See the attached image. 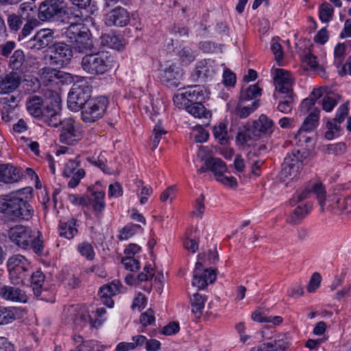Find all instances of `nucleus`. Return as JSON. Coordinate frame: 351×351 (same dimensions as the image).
I'll use <instances>...</instances> for the list:
<instances>
[{
    "label": "nucleus",
    "mask_w": 351,
    "mask_h": 351,
    "mask_svg": "<svg viewBox=\"0 0 351 351\" xmlns=\"http://www.w3.org/2000/svg\"><path fill=\"white\" fill-rule=\"evenodd\" d=\"M190 300L193 313L196 315L197 317H200L204 308L205 299L202 295L197 293L193 295Z\"/></svg>",
    "instance_id": "nucleus-39"
},
{
    "label": "nucleus",
    "mask_w": 351,
    "mask_h": 351,
    "mask_svg": "<svg viewBox=\"0 0 351 351\" xmlns=\"http://www.w3.org/2000/svg\"><path fill=\"white\" fill-rule=\"evenodd\" d=\"M21 77L16 72H11L1 77L0 80V93H9L16 90L20 85Z\"/></svg>",
    "instance_id": "nucleus-21"
},
{
    "label": "nucleus",
    "mask_w": 351,
    "mask_h": 351,
    "mask_svg": "<svg viewBox=\"0 0 351 351\" xmlns=\"http://www.w3.org/2000/svg\"><path fill=\"white\" fill-rule=\"evenodd\" d=\"M208 91L202 85L188 86L182 93L173 97V102L179 108L191 102L204 101L208 97Z\"/></svg>",
    "instance_id": "nucleus-7"
},
{
    "label": "nucleus",
    "mask_w": 351,
    "mask_h": 351,
    "mask_svg": "<svg viewBox=\"0 0 351 351\" xmlns=\"http://www.w3.org/2000/svg\"><path fill=\"white\" fill-rule=\"evenodd\" d=\"M60 17L66 19L69 24V21H83L82 11L80 8L75 9L73 7H63L62 5Z\"/></svg>",
    "instance_id": "nucleus-37"
},
{
    "label": "nucleus",
    "mask_w": 351,
    "mask_h": 351,
    "mask_svg": "<svg viewBox=\"0 0 351 351\" xmlns=\"http://www.w3.org/2000/svg\"><path fill=\"white\" fill-rule=\"evenodd\" d=\"M274 80L276 90L282 94L293 93L291 73L282 69H276Z\"/></svg>",
    "instance_id": "nucleus-17"
},
{
    "label": "nucleus",
    "mask_w": 351,
    "mask_h": 351,
    "mask_svg": "<svg viewBox=\"0 0 351 351\" xmlns=\"http://www.w3.org/2000/svg\"><path fill=\"white\" fill-rule=\"evenodd\" d=\"M130 21V14L128 10L122 7H117L107 14L106 24L108 26L123 27Z\"/></svg>",
    "instance_id": "nucleus-19"
},
{
    "label": "nucleus",
    "mask_w": 351,
    "mask_h": 351,
    "mask_svg": "<svg viewBox=\"0 0 351 351\" xmlns=\"http://www.w3.org/2000/svg\"><path fill=\"white\" fill-rule=\"evenodd\" d=\"M43 99L36 95L29 97L26 102L28 112L35 118H40L43 109L42 108Z\"/></svg>",
    "instance_id": "nucleus-34"
},
{
    "label": "nucleus",
    "mask_w": 351,
    "mask_h": 351,
    "mask_svg": "<svg viewBox=\"0 0 351 351\" xmlns=\"http://www.w3.org/2000/svg\"><path fill=\"white\" fill-rule=\"evenodd\" d=\"M141 228L138 224H130L125 226L120 232L119 239H128L135 234L136 230Z\"/></svg>",
    "instance_id": "nucleus-53"
},
{
    "label": "nucleus",
    "mask_w": 351,
    "mask_h": 351,
    "mask_svg": "<svg viewBox=\"0 0 351 351\" xmlns=\"http://www.w3.org/2000/svg\"><path fill=\"white\" fill-rule=\"evenodd\" d=\"M269 343L273 351H285L288 348V342L284 335H278L273 341Z\"/></svg>",
    "instance_id": "nucleus-49"
},
{
    "label": "nucleus",
    "mask_w": 351,
    "mask_h": 351,
    "mask_svg": "<svg viewBox=\"0 0 351 351\" xmlns=\"http://www.w3.org/2000/svg\"><path fill=\"white\" fill-rule=\"evenodd\" d=\"M312 208V204L306 202L302 205L298 206L289 215L287 222L295 226L300 223L302 220L309 213Z\"/></svg>",
    "instance_id": "nucleus-24"
},
{
    "label": "nucleus",
    "mask_w": 351,
    "mask_h": 351,
    "mask_svg": "<svg viewBox=\"0 0 351 351\" xmlns=\"http://www.w3.org/2000/svg\"><path fill=\"white\" fill-rule=\"evenodd\" d=\"M69 200L73 205H88L90 202V198L85 195H78L76 194L69 195Z\"/></svg>",
    "instance_id": "nucleus-59"
},
{
    "label": "nucleus",
    "mask_w": 351,
    "mask_h": 351,
    "mask_svg": "<svg viewBox=\"0 0 351 351\" xmlns=\"http://www.w3.org/2000/svg\"><path fill=\"white\" fill-rule=\"evenodd\" d=\"M45 95L51 97L50 104H47L43 108L42 115L40 117L43 122L51 127H58L62 121L60 119V97L56 91L47 90Z\"/></svg>",
    "instance_id": "nucleus-6"
},
{
    "label": "nucleus",
    "mask_w": 351,
    "mask_h": 351,
    "mask_svg": "<svg viewBox=\"0 0 351 351\" xmlns=\"http://www.w3.org/2000/svg\"><path fill=\"white\" fill-rule=\"evenodd\" d=\"M346 146L344 143L328 145L326 151L329 154L341 155L346 152Z\"/></svg>",
    "instance_id": "nucleus-57"
},
{
    "label": "nucleus",
    "mask_w": 351,
    "mask_h": 351,
    "mask_svg": "<svg viewBox=\"0 0 351 351\" xmlns=\"http://www.w3.org/2000/svg\"><path fill=\"white\" fill-rule=\"evenodd\" d=\"M182 108H185L186 111L195 118H204L208 120L211 117V112L206 109L202 101L191 102L182 106Z\"/></svg>",
    "instance_id": "nucleus-28"
},
{
    "label": "nucleus",
    "mask_w": 351,
    "mask_h": 351,
    "mask_svg": "<svg viewBox=\"0 0 351 351\" xmlns=\"http://www.w3.org/2000/svg\"><path fill=\"white\" fill-rule=\"evenodd\" d=\"M261 90L256 84L250 85L246 89L243 88L241 91V99L243 100L255 99L261 95Z\"/></svg>",
    "instance_id": "nucleus-43"
},
{
    "label": "nucleus",
    "mask_w": 351,
    "mask_h": 351,
    "mask_svg": "<svg viewBox=\"0 0 351 351\" xmlns=\"http://www.w3.org/2000/svg\"><path fill=\"white\" fill-rule=\"evenodd\" d=\"M91 88L88 86H74L67 97L68 108L73 111L82 110L90 97Z\"/></svg>",
    "instance_id": "nucleus-11"
},
{
    "label": "nucleus",
    "mask_w": 351,
    "mask_h": 351,
    "mask_svg": "<svg viewBox=\"0 0 351 351\" xmlns=\"http://www.w3.org/2000/svg\"><path fill=\"white\" fill-rule=\"evenodd\" d=\"M77 250L80 254L87 258L88 261H92L95 258V252L93 247L88 242H82L77 246Z\"/></svg>",
    "instance_id": "nucleus-47"
},
{
    "label": "nucleus",
    "mask_w": 351,
    "mask_h": 351,
    "mask_svg": "<svg viewBox=\"0 0 351 351\" xmlns=\"http://www.w3.org/2000/svg\"><path fill=\"white\" fill-rule=\"evenodd\" d=\"M22 177L20 170L11 164L0 165V182L12 184L19 182Z\"/></svg>",
    "instance_id": "nucleus-20"
},
{
    "label": "nucleus",
    "mask_w": 351,
    "mask_h": 351,
    "mask_svg": "<svg viewBox=\"0 0 351 351\" xmlns=\"http://www.w3.org/2000/svg\"><path fill=\"white\" fill-rule=\"evenodd\" d=\"M19 15L24 19L27 20H38V10L34 1L24 2L19 6Z\"/></svg>",
    "instance_id": "nucleus-31"
},
{
    "label": "nucleus",
    "mask_w": 351,
    "mask_h": 351,
    "mask_svg": "<svg viewBox=\"0 0 351 351\" xmlns=\"http://www.w3.org/2000/svg\"><path fill=\"white\" fill-rule=\"evenodd\" d=\"M321 279V275L317 272H315L312 275L309 284L307 287L308 291L310 293L314 292L319 287Z\"/></svg>",
    "instance_id": "nucleus-61"
},
{
    "label": "nucleus",
    "mask_w": 351,
    "mask_h": 351,
    "mask_svg": "<svg viewBox=\"0 0 351 351\" xmlns=\"http://www.w3.org/2000/svg\"><path fill=\"white\" fill-rule=\"evenodd\" d=\"M64 73L50 67H45L40 70V81L46 86L57 84L62 82Z\"/></svg>",
    "instance_id": "nucleus-22"
},
{
    "label": "nucleus",
    "mask_w": 351,
    "mask_h": 351,
    "mask_svg": "<svg viewBox=\"0 0 351 351\" xmlns=\"http://www.w3.org/2000/svg\"><path fill=\"white\" fill-rule=\"evenodd\" d=\"M273 132V121L266 115L261 114L258 119L253 122L252 125L238 132L237 141L241 144H245L250 140L257 139L264 135H269Z\"/></svg>",
    "instance_id": "nucleus-3"
},
{
    "label": "nucleus",
    "mask_w": 351,
    "mask_h": 351,
    "mask_svg": "<svg viewBox=\"0 0 351 351\" xmlns=\"http://www.w3.org/2000/svg\"><path fill=\"white\" fill-rule=\"evenodd\" d=\"M85 176V171L83 169H79L76 173L73 174L71 180L68 183V186L70 188H75L77 186L81 179L83 178Z\"/></svg>",
    "instance_id": "nucleus-62"
},
{
    "label": "nucleus",
    "mask_w": 351,
    "mask_h": 351,
    "mask_svg": "<svg viewBox=\"0 0 351 351\" xmlns=\"http://www.w3.org/2000/svg\"><path fill=\"white\" fill-rule=\"evenodd\" d=\"M14 109L15 108L10 106V104H8V102H3L1 111V117L3 121L5 122L10 121L14 116L13 114Z\"/></svg>",
    "instance_id": "nucleus-58"
},
{
    "label": "nucleus",
    "mask_w": 351,
    "mask_h": 351,
    "mask_svg": "<svg viewBox=\"0 0 351 351\" xmlns=\"http://www.w3.org/2000/svg\"><path fill=\"white\" fill-rule=\"evenodd\" d=\"M284 96L281 98V100L279 101L278 105L277 106V109L280 112L284 114L291 113L293 105L295 104V95L294 93H291V94H283Z\"/></svg>",
    "instance_id": "nucleus-36"
},
{
    "label": "nucleus",
    "mask_w": 351,
    "mask_h": 351,
    "mask_svg": "<svg viewBox=\"0 0 351 351\" xmlns=\"http://www.w3.org/2000/svg\"><path fill=\"white\" fill-rule=\"evenodd\" d=\"M319 112V110L315 109L306 117L302 125L295 135V139L298 138L299 141H302L300 136L303 132H311L317 126Z\"/></svg>",
    "instance_id": "nucleus-25"
},
{
    "label": "nucleus",
    "mask_w": 351,
    "mask_h": 351,
    "mask_svg": "<svg viewBox=\"0 0 351 351\" xmlns=\"http://www.w3.org/2000/svg\"><path fill=\"white\" fill-rule=\"evenodd\" d=\"M315 194L318 200L319 204L324 210L325 204L326 189L321 182H310L304 189L297 191L291 199L290 203L295 205Z\"/></svg>",
    "instance_id": "nucleus-10"
},
{
    "label": "nucleus",
    "mask_w": 351,
    "mask_h": 351,
    "mask_svg": "<svg viewBox=\"0 0 351 351\" xmlns=\"http://www.w3.org/2000/svg\"><path fill=\"white\" fill-rule=\"evenodd\" d=\"M81 66L90 75H102L114 66V58L105 51L86 54L82 58Z\"/></svg>",
    "instance_id": "nucleus-2"
},
{
    "label": "nucleus",
    "mask_w": 351,
    "mask_h": 351,
    "mask_svg": "<svg viewBox=\"0 0 351 351\" xmlns=\"http://www.w3.org/2000/svg\"><path fill=\"white\" fill-rule=\"evenodd\" d=\"M49 63L50 65L62 68L67 64L73 56L70 45L64 42H56L49 48Z\"/></svg>",
    "instance_id": "nucleus-8"
},
{
    "label": "nucleus",
    "mask_w": 351,
    "mask_h": 351,
    "mask_svg": "<svg viewBox=\"0 0 351 351\" xmlns=\"http://www.w3.org/2000/svg\"><path fill=\"white\" fill-rule=\"evenodd\" d=\"M41 234L39 231L35 232L33 234L32 241L29 245V249H32L33 251L37 254H42L43 252V242L40 239Z\"/></svg>",
    "instance_id": "nucleus-46"
},
{
    "label": "nucleus",
    "mask_w": 351,
    "mask_h": 351,
    "mask_svg": "<svg viewBox=\"0 0 351 351\" xmlns=\"http://www.w3.org/2000/svg\"><path fill=\"white\" fill-rule=\"evenodd\" d=\"M25 60L23 51L21 49L16 50L10 60V66L13 70H18L22 66Z\"/></svg>",
    "instance_id": "nucleus-48"
},
{
    "label": "nucleus",
    "mask_w": 351,
    "mask_h": 351,
    "mask_svg": "<svg viewBox=\"0 0 351 351\" xmlns=\"http://www.w3.org/2000/svg\"><path fill=\"white\" fill-rule=\"evenodd\" d=\"M182 69L176 63L167 64L164 69L160 70V81L169 87L176 88L180 84L182 77Z\"/></svg>",
    "instance_id": "nucleus-15"
},
{
    "label": "nucleus",
    "mask_w": 351,
    "mask_h": 351,
    "mask_svg": "<svg viewBox=\"0 0 351 351\" xmlns=\"http://www.w3.org/2000/svg\"><path fill=\"white\" fill-rule=\"evenodd\" d=\"M34 231L28 226L16 225L12 227L8 232L10 241L17 247L27 250L29 247Z\"/></svg>",
    "instance_id": "nucleus-12"
},
{
    "label": "nucleus",
    "mask_w": 351,
    "mask_h": 351,
    "mask_svg": "<svg viewBox=\"0 0 351 351\" xmlns=\"http://www.w3.org/2000/svg\"><path fill=\"white\" fill-rule=\"evenodd\" d=\"M90 33L88 29L77 37L72 43H74V48L79 53H86L94 48L93 41L90 38Z\"/></svg>",
    "instance_id": "nucleus-26"
},
{
    "label": "nucleus",
    "mask_w": 351,
    "mask_h": 351,
    "mask_svg": "<svg viewBox=\"0 0 351 351\" xmlns=\"http://www.w3.org/2000/svg\"><path fill=\"white\" fill-rule=\"evenodd\" d=\"M106 97L90 98L81 110V117L84 122L93 123L101 119L108 105Z\"/></svg>",
    "instance_id": "nucleus-5"
},
{
    "label": "nucleus",
    "mask_w": 351,
    "mask_h": 351,
    "mask_svg": "<svg viewBox=\"0 0 351 351\" xmlns=\"http://www.w3.org/2000/svg\"><path fill=\"white\" fill-rule=\"evenodd\" d=\"M214 73V61L210 59H204L197 62L191 77L193 82H205L208 78L212 77Z\"/></svg>",
    "instance_id": "nucleus-16"
},
{
    "label": "nucleus",
    "mask_w": 351,
    "mask_h": 351,
    "mask_svg": "<svg viewBox=\"0 0 351 351\" xmlns=\"http://www.w3.org/2000/svg\"><path fill=\"white\" fill-rule=\"evenodd\" d=\"M155 313L153 309L148 308L140 317V322L143 326L152 325L155 322Z\"/></svg>",
    "instance_id": "nucleus-55"
},
{
    "label": "nucleus",
    "mask_w": 351,
    "mask_h": 351,
    "mask_svg": "<svg viewBox=\"0 0 351 351\" xmlns=\"http://www.w3.org/2000/svg\"><path fill=\"white\" fill-rule=\"evenodd\" d=\"M62 5H56L43 1L38 10V20L42 21H52L61 16Z\"/></svg>",
    "instance_id": "nucleus-18"
},
{
    "label": "nucleus",
    "mask_w": 351,
    "mask_h": 351,
    "mask_svg": "<svg viewBox=\"0 0 351 351\" xmlns=\"http://www.w3.org/2000/svg\"><path fill=\"white\" fill-rule=\"evenodd\" d=\"M77 220L71 219L66 222L60 221L59 224V235L68 239H73L77 233Z\"/></svg>",
    "instance_id": "nucleus-35"
},
{
    "label": "nucleus",
    "mask_w": 351,
    "mask_h": 351,
    "mask_svg": "<svg viewBox=\"0 0 351 351\" xmlns=\"http://www.w3.org/2000/svg\"><path fill=\"white\" fill-rule=\"evenodd\" d=\"M346 47L344 43H339L336 45L334 51L335 63L337 66H340L346 56Z\"/></svg>",
    "instance_id": "nucleus-51"
},
{
    "label": "nucleus",
    "mask_w": 351,
    "mask_h": 351,
    "mask_svg": "<svg viewBox=\"0 0 351 351\" xmlns=\"http://www.w3.org/2000/svg\"><path fill=\"white\" fill-rule=\"evenodd\" d=\"M183 245L186 250L194 254L198 250L199 243L195 239L189 237L184 241Z\"/></svg>",
    "instance_id": "nucleus-64"
},
{
    "label": "nucleus",
    "mask_w": 351,
    "mask_h": 351,
    "mask_svg": "<svg viewBox=\"0 0 351 351\" xmlns=\"http://www.w3.org/2000/svg\"><path fill=\"white\" fill-rule=\"evenodd\" d=\"M121 263L125 268L131 271H134L140 268V262L133 256H125L121 259Z\"/></svg>",
    "instance_id": "nucleus-52"
},
{
    "label": "nucleus",
    "mask_w": 351,
    "mask_h": 351,
    "mask_svg": "<svg viewBox=\"0 0 351 351\" xmlns=\"http://www.w3.org/2000/svg\"><path fill=\"white\" fill-rule=\"evenodd\" d=\"M7 267L12 284H23L25 279L29 275V263L21 254L10 256L7 261Z\"/></svg>",
    "instance_id": "nucleus-4"
},
{
    "label": "nucleus",
    "mask_w": 351,
    "mask_h": 351,
    "mask_svg": "<svg viewBox=\"0 0 351 351\" xmlns=\"http://www.w3.org/2000/svg\"><path fill=\"white\" fill-rule=\"evenodd\" d=\"M119 291L118 286L112 282L109 285H105L101 287L99 291V295L102 296H112Z\"/></svg>",
    "instance_id": "nucleus-54"
},
{
    "label": "nucleus",
    "mask_w": 351,
    "mask_h": 351,
    "mask_svg": "<svg viewBox=\"0 0 351 351\" xmlns=\"http://www.w3.org/2000/svg\"><path fill=\"white\" fill-rule=\"evenodd\" d=\"M55 39L54 31L44 28L38 30L35 35L26 42V47L33 51H38L45 47L49 48Z\"/></svg>",
    "instance_id": "nucleus-14"
},
{
    "label": "nucleus",
    "mask_w": 351,
    "mask_h": 351,
    "mask_svg": "<svg viewBox=\"0 0 351 351\" xmlns=\"http://www.w3.org/2000/svg\"><path fill=\"white\" fill-rule=\"evenodd\" d=\"M87 29V27L85 26L82 21H69V25L65 29L64 34L70 42H73L77 37L86 31Z\"/></svg>",
    "instance_id": "nucleus-32"
},
{
    "label": "nucleus",
    "mask_w": 351,
    "mask_h": 351,
    "mask_svg": "<svg viewBox=\"0 0 351 351\" xmlns=\"http://www.w3.org/2000/svg\"><path fill=\"white\" fill-rule=\"evenodd\" d=\"M302 156L299 150H294L289 153L284 160L282 168L280 171L281 178L293 179L296 178L302 165Z\"/></svg>",
    "instance_id": "nucleus-13"
},
{
    "label": "nucleus",
    "mask_w": 351,
    "mask_h": 351,
    "mask_svg": "<svg viewBox=\"0 0 351 351\" xmlns=\"http://www.w3.org/2000/svg\"><path fill=\"white\" fill-rule=\"evenodd\" d=\"M217 278V274L212 268L206 269L204 273H195L193 276V285L199 289H204L210 283H213Z\"/></svg>",
    "instance_id": "nucleus-23"
},
{
    "label": "nucleus",
    "mask_w": 351,
    "mask_h": 351,
    "mask_svg": "<svg viewBox=\"0 0 351 351\" xmlns=\"http://www.w3.org/2000/svg\"><path fill=\"white\" fill-rule=\"evenodd\" d=\"M205 165L214 173L216 180L227 171L226 163L219 158L209 157L206 158Z\"/></svg>",
    "instance_id": "nucleus-30"
},
{
    "label": "nucleus",
    "mask_w": 351,
    "mask_h": 351,
    "mask_svg": "<svg viewBox=\"0 0 351 351\" xmlns=\"http://www.w3.org/2000/svg\"><path fill=\"white\" fill-rule=\"evenodd\" d=\"M156 115L151 117V119L153 121H157V123L154 127L152 136L151 137V147L152 150H154L157 148L163 136L167 133L161 125V120L160 119H156Z\"/></svg>",
    "instance_id": "nucleus-33"
},
{
    "label": "nucleus",
    "mask_w": 351,
    "mask_h": 351,
    "mask_svg": "<svg viewBox=\"0 0 351 351\" xmlns=\"http://www.w3.org/2000/svg\"><path fill=\"white\" fill-rule=\"evenodd\" d=\"M59 125L61 127L59 136V141L61 143L73 145L82 139V132L80 123L73 119H64Z\"/></svg>",
    "instance_id": "nucleus-9"
},
{
    "label": "nucleus",
    "mask_w": 351,
    "mask_h": 351,
    "mask_svg": "<svg viewBox=\"0 0 351 351\" xmlns=\"http://www.w3.org/2000/svg\"><path fill=\"white\" fill-rule=\"evenodd\" d=\"M100 40L102 46L117 50L122 49L125 45L123 38L112 32L103 34Z\"/></svg>",
    "instance_id": "nucleus-27"
},
{
    "label": "nucleus",
    "mask_w": 351,
    "mask_h": 351,
    "mask_svg": "<svg viewBox=\"0 0 351 351\" xmlns=\"http://www.w3.org/2000/svg\"><path fill=\"white\" fill-rule=\"evenodd\" d=\"M93 197L90 199L89 203H91L95 211L101 212L105 208V202L104 201L105 193L102 191H93L91 193Z\"/></svg>",
    "instance_id": "nucleus-41"
},
{
    "label": "nucleus",
    "mask_w": 351,
    "mask_h": 351,
    "mask_svg": "<svg viewBox=\"0 0 351 351\" xmlns=\"http://www.w3.org/2000/svg\"><path fill=\"white\" fill-rule=\"evenodd\" d=\"M267 149L266 145L257 144L253 147V150L249 152L247 155V159L249 160H252L254 157L258 156L259 154H261L263 152H265Z\"/></svg>",
    "instance_id": "nucleus-63"
},
{
    "label": "nucleus",
    "mask_w": 351,
    "mask_h": 351,
    "mask_svg": "<svg viewBox=\"0 0 351 351\" xmlns=\"http://www.w3.org/2000/svg\"><path fill=\"white\" fill-rule=\"evenodd\" d=\"M344 196L333 195L329 196L327 199H325V205H327V209L334 214L339 215L346 213L344 208Z\"/></svg>",
    "instance_id": "nucleus-29"
},
{
    "label": "nucleus",
    "mask_w": 351,
    "mask_h": 351,
    "mask_svg": "<svg viewBox=\"0 0 351 351\" xmlns=\"http://www.w3.org/2000/svg\"><path fill=\"white\" fill-rule=\"evenodd\" d=\"M23 21L24 19H22L19 14H12L8 15L7 22L10 32H18L21 29Z\"/></svg>",
    "instance_id": "nucleus-45"
},
{
    "label": "nucleus",
    "mask_w": 351,
    "mask_h": 351,
    "mask_svg": "<svg viewBox=\"0 0 351 351\" xmlns=\"http://www.w3.org/2000/svg\"><path fill=\"white\" fill-rule=\"evenodd\" d=\"M215 138L221 145H226L228 143V132L227 125L223 123H219L218 125H215L213 129Z\"/></svg>",
    "instance_id": "nucleus-40"
},
{
    "label": "nucleus",
    "mask_w": 351,
    "mask_h": 351,
    "mask_svg": "<svg viewBox=\"0 0 351 351\" xmlns=\"http://www.w3.org/2000/svg\"><path fill=\"white\" fill-rule=\"evenodd\" d=\"M334 15V9L332 5L328 2L322 3L319 8V19L324 23H328Z\"/></svg>",
    "instance_id": "nucleus-42"
},
{
    "label": "nucleus",
    "mask_w": 351,
    "mask_h": 351,
    "mask_svg": "<svg viewBox=\"0 0 351 351\" xmlns=\"http://www.w3.org/2000/svg\"><path fill=\"white\" fill-rule=\"evenodd\" d=\"M25 24L23 25L21 32L19 34V40H21L27 36H29L34 28L38 27L40 24L38 20H27L24 21Z\"/></svg>",
    "instance_id": "nucleus-44"
},
{
    "label": "nucleus",
    "mask_w": 351,
    "mask_h": 351,
    "mask_svg": "<svg viewBox=\"0 0 351 351\" xmlns=\"http://www.w3.org/2000/svg\"><path fill=\"white\" fill-rule=\"evenodd\" d=\"M45 278V275L40 271L34 272L31 276V286L36 297L40 296L42 293Z\"/></svg>",
    "instance_id": "nucleus-38"
},
{
    "label": "nucleus",
    "mask_w": 351,
    "mask_h": 351,
    "mask_svg": "<svg viewBox=\"0 0 351 351\" xmlns=\"http://www.w3.org/2000/svg\"><path fill=\"white\" fill-rule=\"evenodd\" d=\"M340 124L333 120L328 121L326 125L328 130L325 134L327 139H332L335 135L338 136L341 130Z\"/></svg>",
    "instance_id": "nucleus-50"
},
{
    "label": "nucleus",
    "mask_w": 351,
    "mask_h": 351,
    "mask_svg": "<svg viewBox=\"0 0 351 351\" xmlns=\"http://www.w3.org/2000/svg\"><path fill=\"white\" fill-rule=\"evenodd\" d=\"M178 56L181 60L185 63H190L195 59L194 52L189 47H184L180 50Z\"/></svg>",
    "instance_id": "nucleus-56"
},
{
    "label": "nucleus",
    "mask_w": 351,
    "mask_h": 351,
    "mask_svg": "<svg viewBox=\"0 0 351 351\" xmlns=\"http://www.w3.org/2000/svg\"><path fill=\"white\" fill-rule=\"evenodd\" d=\"M204 199L205 196L204 194H201L196 199L195 210L191 213L192 215L202 217V215L204 214L205 210Z\"/></svg>",
    "instance_id": "nucleus-60"
},
{
    "label": "nucleus",
    "mask_w": 351,
    "mask_h": 351,
    "mask_svg": "<svg viewBox=\"0 0 351 351\" xmlns=\"http://www.w3.org/2000/svg\"><path fill=\"white\" fill-rule=\"evenodd\" d=\"M0 213L12 221L30 219L34 213L28 202L21 197V192L0 196Z\"/></svg>",
    "instance_id": "nucleus-1"
}]
</instances>
